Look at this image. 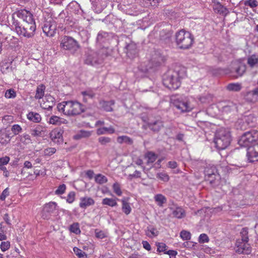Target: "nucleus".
I'll use <instances>...</instances> for the list:
<instances>
[{
    "label": "nucleus",
    "instance_id": "46",
    "mask_svg": "<svg viewBox=\"0 0 258 258\" xmlns=\"http://www.w3.org/2000/svg\"><path fill=\"white\" fill-rule=\"evenodd\" d=\"M157 247V251L158 252H166L167 250V245L163 242H158L156 244Z\"/></svg>",
    "mask_w": 258,
    "mask_h": 258
},
{
    "label": "nucleus",
    "instance_id": "40",
    "mask_svg": "<svg viewBox=\"0 0 258 258\" xmlns=\"http://www.w3.org/2000/svg\"><path fill=\"white\" fill-rule=\"evenodd\" d=\"M117 142L119 144L123 143L132 144V141L130 138L126 136H119L117 138Z\"/></svg>",
    "mask_w": 258,
    "mask_h": 258
},
{
    "label": "nucleus",
    "instance_id": "34",
    "mask_svg": "<svg viewBox=\"0 0 258 258\" xmlns=\"http://www.w3.org/2000/svg\"><path fill=\"white\" fill-rule=\"evenodd\" d=\"M95 180L97 183L102 184L107 182V178L101 174H98L95 176Z\"/></svg>",
    "mask_w": 258,
    "mask_h": 258
},
{
    "label": "nucleus",
    "instance_id": "14",
    "mask_svg": "<svg viewBox=\"0 0 258 258\" xmlns=\"http://www.w3.org/2000/svg\"><path fill=\"white\" fill-rule=\"evenodd\" d=\"M246 155L250 162L258 161V143L247 148Z\"/></svg>",
    "mask_w": 258,
    "mask_h": 258
},
{
    "label": "nucleus",
    "instance_id": "56",
    "mask_svg": "<svg viewBox=\"0 0 258 258\" xmlns=\"http://www.w3.org/2000/svg\"><path fill=\"white\" fill-rule=\"evenodd\" d=\"M99 57H103V59L108 55V50L106 47H103L97 52Z\"/></svg>",
    "mask_w": 258,
    "mask_h": 258
},
{
    "label": "nucleus",
    "instance_id": "50",
    "mask_svg": "<svg viewBox=\"0 0 258 258\" xmlns=\"http://www.w3.org/2000/svg\"><path fill=\"white\" fill-rule=\"evenodd\" d=\"M246 71V66L241 64L236 69V72L238 76H241Z\"/></svg>",
    "mask_w": 258,
    "mask_h": 258
},
{
    "label": "nucleus",
    "instance_id": "29",
    "mask_svg": "<svg viewBox=\"0 0 258 258\" xmlns=\"http://www.w3.org/2000/svg\"><path fill=\"white\" fill-rule=\"evenodd\" d=\"M45 89V87L44 85L41 84L38 86L36 89V94H35V98L36 99H40L42 98L44 95V90Z\"/></svg>",
    "mask_w": 258,
    "mask_h": 258
},
{
    "label": "nucleus",
    "instance_id": "16",
    "mask_svg": "<svg viewBox=\"0 0 258 258\" xmlns=\"http://www.w3.org/2000/svg\"><path fill=\"white\" fill-rule=\"evenodd\" d=\"M43 32L48 36H53L56 30V26L54 23L46 22L42 27Z\"/></svg>",
    "mask_w": 258,
    "mask_h": 258
},
{
    "label": "nucleus",
    "instance_id": "26",
    "mask_svg": "<svg viewBox=\"0 0 258 258\" xmlns=\"http://www.w3.org/2000/svg\"><path fill=\"white\" fill-rule=\"evenodd\" d=\"M163 126V123L162 121L159 120L149 123L150 128L155 132L159 131Z\"/></svg>",
    "mask_w": 258,
    "mask_h": 258
},
{
    "label": "nucleus",
    "instance_id": "35",
    "mask_svg": "<svg viewBox=\"0 0 258 258\" xmlns=\"http://www.w3.org/2000/svg\"><path fill=\"white\" fill-rule=\"evenodd\" d=\"M102 203L103 205H107L112 207H115L117 205L115 199L110 198L103 199Z\"/></svg>",
    "mask_w": 258,
    "mask_h": 258
},
{
    "label": "nucleus",
    "instance_id": "17",
    "mask_svg": "<svg viewBox=\"0 0 258 258\" xmlns=\"http://www.w3.org/2000/svg\"><path fill=\"white\" fill-rule=\"evenodd\" d=\"M54 98L51 96L46 97L43 102L41 103V106L43 109L51 110L54 105Z\"/></svg>",
    "mask_w": 258,
    "mask_h": 258
},
{
    "label": "nucleus",
    "instance_id": "60",
    "mask_svg": "<svg viewBox=\"0 0 258 258\" xmlns=\"http://www.w3.org/2000/svg\"><path fill=\"white\" fill-rule=\"evenodd\" d=\"M56 152L54 148H48L44 150V155L45 156H51Z\"/></svg>",
    "mask_w": 258,
    "mask_h": 258
},
{
    "label": "nucleus",
    "instance_id": "42",
    "mask_svg": "<svg viewBox=\"0 0 258 258\" xmlns=\"http://www.w3.org/2000/svg\"><path fill=\"white\" fill-rule=\"evenodd\" d=\"M70 230L71 232L76 234H80L81 233L79 224L78 223H74L72 224L70 227Z\"/></svg>",
    "mask_w": 258,
    "mask_h": 258
},
{
    "label": "nucleus",
    "instance_id": "13",
    "mask_svg": "<svg viewBox=\"0 0 258 258\" xmlns=\"http://www.w3.org/2000/svg\"><path fill=\"white\" fill-rule=\"evenodd\" d=\"M235 251L239 253L248 254L251 251V248L248 241L237 240L235 243Z\"/></svg>",
    "mask_w": 258,
    "mask_h": 258
},
{
    "label": "nucleus",
    "instance_id": "41",
    "mask_svg": "<svg viewBox=\"0 0 258 258\" xmlns=\"http://www.w3.org/2000/svg\"><path fill=\"white\" fill-rule=\"evenodd\" d=\"M81 93L84 96L83 100L84 102L87 101V98H92L95 96V93L91 90L83 91Z\"/></svg>",
    "mask_w": 258,
    "mask_h": 258
},
{
    "label": "nucleus",
    "instance_id": "8",
    "mask_svg": "<svg viewBox=\"0 0 258 258\" xmlns=\"http://www.w3.org/2000/svg\"><path fill=\"white\" fill-rule=\"evenodd\" d=\"M58 212V207L56 203L50 202L43 206L41 217L44 219H48L52 215H56Z\"/></svg>",
    "mask_w": 258,
    "mask_h": 258
},
{
    "label": "nucleus",
    "instance_id": "59",
    "mask_svg": "<svg viewBox=\"0 0 258 258\" xmlns=\"http://www.w3.org/2000/svg\"><path fill=\"white\" fill-rule=\"evenodd\" d=\"M8 20V16L6 13L0 14V23L1 25L6 24Z\"/></svg>",
    "mask_w": 258,
    "mask_h": 258
},
{
    "label": "nucleus",
    "instance_id": "27",
    "mask_svg": "<svg viewBox=\"0 0 258 258\" xmlns=\"http://www.w3.org/2000/svg\"><path fill=\"white\" fill-rule=\"evenodd\" d=\"M91 135V132L87 131L84 130L80 131L74 137V138L76 140H79L82 138H88Z\"/></svg>",
    "mask_w": 258,
    "mask_h": 258
},
{
    "label": "nucleus",
    "instance_id": "24",
    "mask_svg": "<svg viewBox=\"0 0 258 258\" xmlns=\"http://www.w3.org/2000/svg\"><path fill=\"white\" fill-rule=\"evenodd\" d=\"M155 202L160 207H162L167 202L166 198L162 194H157L154 197Z\"/></svg>",
    "mask_w": 258,
    "mask_h": 258
},
{
    "label": "nucleus",
    "instance_id": "11",
    "mask_svg": "<svg viewBox=\"0 0 258 258\" xmlns=\"http://www.w3.org/2000/svg\"><path fill=\"white\" fill-rule=\"evenodd\" d=\"M256 121V118L252 114H249L243 116L237 122V128L241 130H245L247 127H252Z\"/></svg>",
    "mask_w": 258,
    "mask_h": 258
},
{
    "label": "nucleus",
    "instance_id": "49",
    "mask_svg": "<svg viewBox=\"0 0 258 258\" xmlns=\"http://www.w3.org/2000/svg\"><path fill=\"white\" fill-rule=\"evenodd\" d=\"M198 240L200 243H207L209 241V238L206 234L202 233L199 236Z\"/></svg>",
    "mask_w": 258,
    "mask_h": 258
},
{
    "label": "nucleus",
    "instance_id": "31",
    "mask_svg": "<svg viewBox=\"0 0 258 258\" xmlns=\"http://www.w3.org/2000/svg\"><path fill=\"white\" fill-rule=\"evenodd\" d=\"M122 202V210L123 212L126 215L130 214L132 211V208L130 204L126 202L124 200H121Z\"/></svg>",
    "mask_w": 258,
    "mask_h": 258
},
{
    "label": "nucleus",
    "instance_id": "7",
    "mask_svg": "<svg viewBox=\"0 0 258 258\" xmlns=\"http://www.w3.org/2000/svg\"><path fill=\"white\" fill-rule=\"evenodd\" d=\"M173 105L180 112H185L191 111L192 106L188 99L185 96H180L172 99Z\"/></svg>",
    "mask_w": 258,
    "mask_h": 258
},
{
    "label": "nucleus",
    "instance_id": "54",
    "mask_svg": "<svg viewBox=\"0 0 258 258\" xmlns=\"http://www.w3.org/2000/svg\"><path fill=\"white\" fill-rule=\"evenodd\" d=\"M75 199V192L74 191H71L69 193L67 198V202L69 204H72Z\"/></svg>",
    "mask_w": 258,
    "mask_h": 258
},
{
    "label": "nucleus",
    "instance_id": "20",
    "mask_svg": "<svg viewBox=\"0 0 258 258\" xmlns=\"http://www.w3.org/2000/svg\"><path fill=\"white\" fill-rule=\"evenodd\" d=\"M95 203L94 200L90 197H84L80 199L79 206L81 208H86L90 206L93 205Z\"/></svg>",
    "mask_w": 258,
    "mask_h": 258
},
{
    "label": "nucleus",
    "instance_id": "48",
    "mask_svg": "<svg viewBox=\"0 0 258 258\" xmlns=\"http://www.w3.org/2000/svg\"><path fill=\"white\" fill-rule=\"evenodd\" d=\"M5 96L7 98H14L16 96V93L14 89H10L6 91Z\"/></svg>",
    "mask_w": 258,
    "mask_h": 258
},
{
    "label": "nucleus",
    "instance_id": "9",
    "mask_svg": "<svg viewBox=\"0 0 258 258\" xmlns=\"http://www.w3.org/2000/svg\"><path fill=\"white\" fill-rule=\"evenodd\" d=\"M204 173L206 180L209 181L211 184H215L216 181L220 179L217 169L213 165H207L205 169Z\"/></svg>",
    "mask_w": 258,
    "mask_h": 258
},
{
    "label": "nucleus",
    "instance_id": "53",
    "mask_svg": "<svg viewBox=\"0 0 258 258\" xmlns=\"http://www.w3.org/2000/svg\"><path fill=\"white\" fill-rule=\"evenodd\" d=\"M10 247V243L9 241H3L2 242L0 245V248L2 251H6L9 249Z\"/></svg>",
    "mask_w": 258,
    "mask_h": 258
},
{
    "label": "nucleus",
    "instance_id": "12",
    "mask_svg": "<svg viewBox=\"0 0 258 258\" xmlns=\"http://www.w3.org/2000/svg\"><path fill=\"white\" fill-rule=\"evenodd\" d=\"M103 60V56L99 57L97 52L93 50H90L86 53L85 62L87 64L94 66L101 63Z\"/></svg>",
    "mask_w": 258,
    "mask_h": 258
},
{
    "label": "nucleus",
    "instance_id": "15",
    "mask_svg": "<svg viewBox=\"0 0 258 258\" xmlns=\"http://www.w3.org/2000/svg\"><path fill=\"white\" fill-rule=\"evenodd\" d=\"M93 10L96 13H100L107 6V0H90Z\"/></svg>",
    "mask_w": 258,
    "mask_h": 258
},
{
    "label": "nucleus",
    "instance_id": "63",
    "mask_svg": "<svg viewBox=\"0 0 258 258\" xmlns=\"http://www.w3.org/2000/svg\"><path fill=\"white\" fill-rule=\"evenodd\" d=\"M9 195V188H5L2 192L0 200L2 201H5L7 197Z\"/></svg>",
    "mask_w": 258,
    "mask_h": 258
},
{
    "label": "nucleus",
    "instance_id": "62",
    "mask_svg": "<svg viewBox=\"0 0 258 258\" xmlns=\"http://www.w3.org/2000/svg\"><path fill=\"white\" fill-rule=\"evenodd\" d=\"M95 233L96 236L98 238L103 239L106 237L105 233L103 231L96 229Z\"/></svg>",
    "mask_w": 258,
    "mask_h": 258
},
{
    "label": "nucleus",
    "instance_id": "2",
    "mask_svg": "<svg viewBox=\"0 0 258 258\" xmlns=\"http://www.w3.org/2000/svg\"><path fill=\"white\" fill-rule=\"evenodd\" d=\"M57 108L67 116L79 115L85 111L84 105L77 101H63L57 105Z\"/></svg>",
    "mask_w": 258,
    "mask_h": 258
},
{
    "label": "nucleus",
    "instance_id": "64",
    "mask_svg": "<svg viewBox=\"0 0 258 258\" xmlns=\"http://www.w3.org/2000/svg\"><path fill=\"white\" fill-rule=\"evenodd\" d=\"M10 158L8 156H5L0 158V164L5 165H7L10 161Z\"/></svg>",
    "mask_w": 258,
    "mask_h": 258
},
{
    "label": "nucleus",
    "instance_id": "51",
    "mask_svg": "<svg viewBox=\"0 0 258 258\" xmlns=\"http://www.w3.org/2000/svg\"><path fill=\"white\" fill-rule=\"evenodd\" d=\"M113 189L114 192L118 196L122 195V191L120 189V185L118 183H114L113 185Z\"/></svg>",
    "mask_w": 258,
    "mask_h": 258
},
{
    "label": "nucleus",
    "instance_id": "18",
    "mask_svg": "<svg viewBox=\"0 0 258 258\" xmlns=\"http://www.w3.org/2000/svg\"><path fill=\"white\" fill-rule=\"evenodd\" d=\"M247 63L251 69L258 68V54H253L247 58Z\"/></svg>",
    "mask_w": 258,
    "mask_h": 258
},
{
    "label": "nucleus",
    "instance_id": "25",
    "mask_svg": "<svg viewBox=\"0 0 258 258\" xmlns=\"http://www.w3.org/2000/svg\"><path fill=\"white\" fill-rule=\"evenodd\" d=\"M27 116L29 120L34 122H39L41 120L40 115L39 113L34 112H29Z\"/></svg>",
    "mask_w": 258,
    "mask_h": 258
},
{
    "label": "nucleus",
    "instance_id": "52",
    "mask_svg": "<svg viewBox=\"0 0 258 258\" xmlns=\"http://www.w3.org/2000/svg\"><path fill=\"white\" fill-rule=\"evenodd\" d=\"M66 189V186L64 184L60 185L55 191V194L57 195H62L64 193Z\"/></svg>",
    "mask_w": 258,
    "mask_h": 258
},
{
    "label": "nucleus",
    "instance_id": "5",
    "mask_svg": "<svg viewBox=\"0 0 258 258\" xmlns=\"http://www.w3.org/2000/svg\"><path fill=\"white\" fill-rule=\"evenodd\" d=\"M164 85L169 89L176 90L180 85L178 73L175 71H169L163 79Z\"/></svg>",
    "mask_w": 258,
    "mask_h": 258
},
{
    "label": "nucleus",
    "instance_id": "45",
    "mask_svg": "<svg viewBox=\"0 0 258 258\" xmlns=\"http://www.w3.org/2000/svg\"><path fill=\"white\" fill-rule=\"evenodd\" d=\"M180 237L183 240H188L191 238V234L186 230H182L180 233Z\"/></svg>",
    "mask_w": 258,
    "mask_h": 258
},
{
    "label": "nucleus",
    "instance_id": "55",
    "mask_svg": "<svg viewBox=\"0 0 258 258\" xmlns=\"http://www.w3.org/2000/svg\"><path fill=\"white\" fill-rule=\"evenodd\" d=\"M98 142L102 145H105L111 142V139L106 137H101L98 138Z\"/></svg>",
    "mask_w": 258,
    "mask_h": 258
},
{
    "label": "nucleus",
    "instance_id": "28",
    "mask_svg": "<svg viewBox=\"0 0 258 258\" xmlns=\"http://www.w3.org/2000/svg\"><path fill=\"white\" fill-rule=\"evenodd\" d=\"M107 132L109 134H112L115 132V130L112 126H110L109 127H103L98 128L96 133L98 135H101L105 134Z\"/></svg>",
    "mask_w": 258,
    "mask_h": 258
},
{
    "label": "nucleus",
    "instance_id": "21",
    "mask_svg": "<svg viewBox=\"0 0 258 258\" xmlns=\"http://www.w3.org/2000/svg\"><path fill=\"white\" fill-rule=\"evenodd\" d=\"M258 95L253 90L247 92L244 96V99L248 102L255 103L257 101Z\"/></svg>",
    "mask_w": 258,
    "mask_h": 258
},
{
    "label": "nucleus",
    "instance_id": "44",
    "mask_svg": "<svg viewBox=\"0 0 258 258\" xmlns=\"http://www.w3.org/2000/svg\"><path fill=\"white\" fill-rule=\"evenodd\" d=\"M157 177L164 182H167L169 180V176L165 172L158 173Z\"/></svg>",
    "mask_w": 258,
    "mask_h": 258
},
{
    "label": "nucleus",
    "instance_id": "36",
    "mask_svg": "<svg viewBox=\"0 0 258 258\" xmlns=\"http://www.w3.org/2000/svg\"><path fill=\"white\" fill-rule=\"evenodd\" d=\"M20 141L24 144L27 145L31 143L30 136L27 134H23L20 136Z\"/></svg>",
    "mask_w": 258,
    "mask_h": 258
},
{
    "label": "nucleus",
    "instance_id": "23",
    "mask_svg": "<svg viewBox=\"0 0 258 258\" xmlns=\"http://www.w3.org/2000/svg\"><path fill=\"white\" fill-rule=\"evenodd\" d=\"M50 137L54 142L59 143L62 142V134L61 131L58 130L53 131L50 134Z\"/></svg>",
    "mask_w": 258,
    "mask_h": 258
},
{
    "label": "nucleus",
    "instance_id": "3",
    "mask_svg": "<svg viewBox=\"0 0 258 258\" xmlns=\"http://www.w3.org/2000/svg\"><path fill=\"white\" fill-rule=\"evenodd\" d=\"M231 142V136L228 130L221 128L217 130L214 139L216 147L219 150L226 149Z\"/></svg>",
    "mask_w": 258,
    "mask_h": 258
},
{
    "label": "nucleus",
    "instance_id": "19",
    "mask_svg": "<svg viewBox=\"0 0 258 258\" xmlns=\"http://www.w3.org/2000/svg\"><path fill=\"white\" fill-rule=\"evenodd\" d=\"M68 122V121L67 119L55 115L51 116L48 121V122L49 124L55 125H59L61 124H67Z\"/></svg>",
    "mask_w": 258,
    "mask_h": 258
},
{
    "label": "nucleus",
    "instance_id": "1",
    "mask_svg": "<svg viewBox=\"0 0 258 258\" xmlns=\"http://www.w3.org/2000/svg\"><path fill=\"white\" fill-rule=\"evenodd\" d=\"M21 14L24 21L23 24L20 25L17 21H15L12 26L19 35L30 38L34 35L36 30V25L33 15L27 11Z\"/></svg>",
    "mask_w": 258,
    "mask_h": 258
},
{
    "label": "nucleus",
    "instance_id": "61",
    "mask_svg": "<svg viewBox=\"0 0 258 258\" xmlns=\"http://www.w3.org/2000/svg\"><path fill=\"white\" fill-rule=\"evenodd\" d=\"M237 108L235 104L231 103L229 105L224 106V110L225 111H230L232 110H235Z\"/></svg>",
    "mask_w": 258,
    "mask_h": 258
},
{
    "label": "nucleus",
    "instance_id": "43",
    "mask_svg": "<svg viewBox=\"0 0 258 258\" xmlns=\"http://www.w3.org/2000/svg\"><path fill=\"white\" fill-rule=\"evenodd\" d=\"M73 250L76 255H77L79 258H87V254L86 253L79 248L75 247L73 248Z\"/></svg>",
    "mask_w": 258,
    "mask_h": 258
},
{
    "label": "nucleus",
    "instance_id": "57",
    "mask_svg": "<svg viewBox=\"0 0 258 258\" xmlns=\"http://www.w3.org/2000/svg\"><path fill=\"white\" fill-rule=\"evenodd\" d=\"M22 127L19 124H14L12 126L11 130L14 135H18L22 132Z\"/></svg>",
    "mask_w": 258,
    "mask_h": 258
},
{
    "label": "nucleus",
    "instance_id": "33",
    "mask_svg": "<svg viewBox=\"0 0 258 258\" xmlns=\"http://www.w3.org/2000/svg\"><path fill=\"white\" fill-rule=\"evenodd\" d=\"M146 233L149 237H153L157 236L159 234V232L156 228L150 226L148 227Z\"/></svg>",
    "mask_w": 258,
    "mask_h": 258
},
{
    "label": "nucleus",
    "instance_id": "30",
    "mask_svg": "<svg viewBox=\"0 0 258 258\" xmlns=\"http://www.w3.org/2000/svg\"><path fill=\"white\" fill-rule=\"evenodd\" d=\"M108 34L105 32H100L97 37V41L98 43H104L108 39Z\"/></svg>",
    "mask_w": 258,
    "mask_h": 258
},
{
    "label": "nucleus",
    "instance_id": "58",
    "mask_svg": "<svg viewBox=\"0 0 258 258\" xmlns=\"http://www.w3.org/2000/svg\"><path fill=\"white\" fill-rule=\"evenodd\" d=\"M245 5L251 8H255L257 6L258 2L256 0H248L245 2Z\"/></svg>",
    "mask_w": 258,
    "mask_h": 258
},
{
    "label": "nucleus",
    "instance_id": "4",
    "mask_svg": "<svg viewBox=\"0 0 258 258\" xmlns=\"http://www.w3.org/2000/svg\"><path fill=\"white\" fill-rule=\"evenodd\" d=\"M176 41L179 48L188 49L192 44L194 38L190 33L182 30L176 33Z\"/></svg>",
    "mask_w": 258,
    "mask_h": 258
},
{
    "label": "nucleus",
    "instance_id": "38",
    "mask_svg": "<svg viewBox=\"0 0 258 258\" xmlns=\"http://www.w3.org/2000/svg\"><path fill=\"white\" fill-rule=\"evenodd\" d=\"M114 104V101L113 100H111L110 101H104L102 103V107L106 111H112V106Z\"/></svg>",
    "mask_w": 258,
    "mask_h": 258
},
{
    "label": "nucleus",
    "instance_id": "22",
    "mask_svg": "<svg viewBox=\"0 0 258 258\" xmlns=\"http://www.w3.org/2000/svg\"><path fill=\"white\" fill-rule=\"evenodd\" d=\"M170 209L172 211V213L174 217L178 219L184 217L185 211L181 207H177L175 209L173 208H170Z\"/></svg>",
    "mask_w": 258,
    "mask_h": 258
},
{
    "label": "nucleus",
    "instance_id": "37",
    "mask_svg": "<svg viewBox=\"0 0 258 258\" xmlns=\"http://www.w3.org/2000/svg\"><path fill=\"white\" fill-rule=\"evenodd\" d=\"M42 127L38 125L35 128L32 129L30 133L33 137H40L42 135Z\"/></svg>",
    "mask_w": 258,
    "mask_h": 258
},
{
    "label": "nucleus",
    "instance_id": "39",
    "mask_svg": "<svg viewBox=\"0 0 258 258\" xmlns=\"http://www.w3.org/2000/svg\"><path fill=\"white\" fill-rule=\"evenodd\" d=\"M241 238L238 239L239 240H243L244 241H248V229L247 228H243L242 229L240 233Z\"/></svg>",
    "mask_w": 258,
    "mask_h": 258
},
{
    "label": "nucleus",
    "instance_id": "10",
    "mask_svg": "<svg viewBox=\"0 0 258 258\" xmlns=\"http://www.w3.org/2000/svg\"><path fill=\"white\" fill-rule=\"evenodd\" d=\"M60 46L63 49L75 52L79 48V45L77 41L71 37L64 36L61 41Z\"/></svg>",
    "mask_w": 258,
    "mask_h": 258
},
{
    "label": "nucleus",
    "instance_id": "32",
    "mask_svg": "<svg viewBox=\"0 0 258 258\" xmlns=\"http://www.w3.org/2000/svg\"><path fill=\"white\" fill-rule=\"evenodd\" d=\"M227 88L229 91L237 92L241 89L242 86L241 84L238 83H231L227 86Z\"/></svg>",
    "mask_w": 258,
    "mask_h": 258
},
{
    "label": "nucleus",
    "instance_id": "47",
    "mask_svg": "<svg viewBox=\"0 0 258 258\" xmlns=\"http://www.w3.org/2000/svg\"><path fill=\"white\" fill-rule=\"evenodd\" d=\"M146 157L148 159L147 163H153L156 159L157 156L154 153L149 152L147 153L146 155Z\"/></svg>",
    "mask_w": 258,
    "mask_h": 258
},
{
    "label": "nucleus",
    "instance_id": "6",
    "mask_svg": "<svg viewBox=\"0 0 258 258\" xmlns=\"http://www.w3.org/2000/svg\"><path fill=\"white\" fill-rule=\"evenodd\" d=\"M258 140V131L251 130L244 133L238 140V144L244 147H248L250 144Z\"/></svg>",
    "mask_w": 258,
    "mask_h": 258
}]
</instances>
